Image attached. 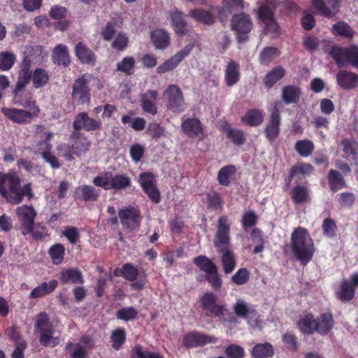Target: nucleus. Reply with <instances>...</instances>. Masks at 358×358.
Here are the masks:
<instances>
[{"instance_id":"obj_50","label":"nucleus","mask_w":358,"mask_h":358,"mask_svg":"<svg viewBox=\"0 0 358 358\" xmlns=\"http://www.w3.org/2000/svg\"><path fill=\"white\" fill-rule=\"evenodd\" d=\"M127 334L124 328L119 327L112 331L110 340L112 342V348L118 351L126 342Z\"/></svg>"},{"instance_id":"obj_48","label":"nucleus","mask_w":358,"mask_h":358,"mask_svg":"<svg viewBox=\"0 0 358 358\" xmlns=\"http://www.w3.org/2000/svg\"><path fill=\"white\" fill-rule=\"evenodd\" d=\"M253 358H268L274 355L273 348L269 343L256 344L252 350Z\"/></svg>"},{"instance_id":"obj_28","label":"nucleus","mask_w":358,"mask_h":358,"mask_svg":"<svg viewBox=\"0 0 358 358\" xmlns=\"http://www.w3.org/2000/svg\"><path fill=\"white\" fill-rule=\"evenodd\" d=\"M313 171V166L310 164L299 162L293 165L290 168L287 177V185L289 186L294 178L299 180L301 177L304 178L306 175L310 174Z\"/></svg>"},{"instance_id":"obj_31","label":"nucleus","mask_w":358,"mask_h":358,"mask_svg":"<svg viewBox=\"0 0 358 358\" xmlns=\"http://www.w3.org/2000/svg\"><path fill=\"white\" fill-rule=\"evenodd\" d=\"M334 321L331 313H322L316 320L315 324V331L321 335L327 334L334 327Z\"/></svg>"},{"instance_id":"obj_17","label":"nucleus","mask_w":358,"mask_h":358,"mask_svg":"<svg viewBox=\"0 0 358 358\" xmlns=\"http://www.w3.org/2000/svg\"><path fill=\"white\" fill-rule=\"evenodd\" d=\"M230 224L228 217L222 215L219 217L217 221V229L215 235L214 245L217 250L229 248L230 243Z\"/></svg>"},{"instance_id":"obj_63","label":"nucleus","mask_w":358,"mask_h":358,"mask_svg":"<svg viewBox=\"0 0 358 358\" xmlns=\"http://www.w3.org/2000/svg\"><path fill=\"white\" fill-rule=\"evenodd\" d=\"M250 278V273L246 268H239L231 277V282L236 285L246 284Z\"/></svg>"},{"instance_id":"obj_10","label":"nucleus","mask_w":358,"mask_h":358,"mask_svg":"<svg viewBox=\"0 0 358 358\" xmlns=\"http://www.w3.org/2000/svg\"><path fill=\"white\" fill-rule=\"evenodd\" d=\"M94 339L87 335H83L78 343L68 342L65 346V350L70 354L71 358H86L88 350L94 348Z\"/></svg>"},{"instance_id":"obj_9","label":"nucleus","mask_w":358,"mask_h":358,"mask_svg":"<svg viewBox=\"0 0 358 358\" xmlns=\"http://www.w3.org/2000/svg\"><path fill=\"white\" fill-rule=\"evenodd\" d=\"M89 76H92L84 74L74 81L72 87L71 98L78 104L88 105L90 103V88L88 85L89 80L87 78Z\"/></svg>"},{"instance_id":"obj_16","label":"nucleus","mask_w":358,"mask_h":358,"mask_svg":"<svg viewBox=\"0 0 358 358\" xmlns=\"http://www.w3.org/2000/svg\"><path fill=\"white\" fill-rule=\"evenodd\" d=\"M102 123L101 120H96L89 116L86 112L78 113L73 122L74 131L84 130L87 132H92L100 130Z\"/></svg>"},{"instance_id":"obj_19","label":"nucleus","mask_w":358,"mask_h":358,"mask_svg":"<svg viewBox=\"0 0 358 358\" xmlns=\"http://www.w3.org/2000/svg\"><path fill=\"white\" fill-rule=\"evenodd\" d=\"M32 78V73H18V78L13 90V100L15 103L20 106H28L27 102L22 100V97L30 96L29 93L25 92V87L30 82Z\"/></svg>"},{"instance_id":"obj_2","label":"nucleus","mask_w":358,"mask_h":358,"mask_svg":"<svg viewBox=\"0 0 358 358\" xmlns=\"http://www.w3.org/2000/svg\"><path fill=\"white\" fill-rule=\"evenodd\" d=\"M291 250L294 257L301 264L306 266L314 256L316 248L307 229L295 228L291 234Z\"/></svg>"},{"instance_id":"obj_37","label":"nucleus","mask_w":358,"mask_h":358,"mask_svg":"<svg viewBox=\"0 0 358 358\" xmlns=\"http://www.w3.org/2000/svg\"><path fill=\"white\" fill-rule=\"evenodd\" d=\"M213 6L210 10L201 8L192 9L189 12V16L206 25H212L215 22V17L212 14Z\"/></svg>"},{"instance_id":"obj_8","label":"nucleus","mask_w":358,"mask_h":358,"mask_svg":"<svg viewBox=\"0 0 358 358\" xmlns=\"http://www.w3.org/2000/svg\"><path fill=\"white\" fill-rule=\"evenodd\" d=\"M231 28L236 32L238 42L242 43L248 40V35L253 28V22L247 13L234 14L231 17Z\"/></svg>"},{"instance_id":"obj_45","label":"nucleus","mask_w":358,"mask_h":358,"mask_svg":"<svg viewBox=\"0 0 358 358\" xmlns=\"http://www.w3.org/2000/svg\"><path fill=\"white\" fill-rule=\"evenodd\" d=\"M280 55V51L278 48L272 46H266L262 50L259 54V63L263 66H268Z\"/></svg>"},{"instance_id":"obj_38","label":"nucleus","mask_w":358,"mask_h":358,"mask_svg":"<svg viewBox=\"0 0 358 358\" xmlns=\"http://www.w3.org/2000/svg\"><path fill=\"white\" fill-rule=\"evenodd\" d=\"M301 95V89L295 85H286L282 89L281 98L285 104L296 103Z\"/></svg>"},{"instance_id":"obj_60","label":"nucleus","mask_w":358,"mask_h":358,"mask_svg":"<svg viewBox=\"0 0 358 358\" xmlns=\"http://www.w3.org/2000/svg\"><path fill=\"white\" fill-rule=\"evenodd\" d=\"M138 314V311L134 307L122 308L117 311L116 317L119 320L126 322L135 320Z\"/></svg>"},{"instance_id":"obj_30","label":"nucleus","mask_w":358,"mask_h":358,"mask_svg":"<svg viewBox=\"0 0 358 358\" xmlns=\"http://www.w3.org/2000/svg\"><path fill=\"white\" fill-rule=\"evenodd\" d=\"M75 54L83 64L94 66L96 63V55L83 42H78L75 47Z\"/></svg>"},{"instance_id":"obj_41","label":"nucleus","mask_w":358,"mask_h":358,"mask_svg":"<svg viewBox=\"0 0 358 358\" xmlns=\"http://www.w3.org/2000/svg\"><path fill=\"white\" fill-rule=\"evenodd\" d=\"M264 121L263 112L257 108L249 109L241 117V122L250 127H257Z\"/></svg>"},{"instance_id":"obj_34","label":"nucleus","mask_w":358,"mask_h":358,"mask_svg":"<svg viewBox=\"0 0 358 358\" xmlns=\"http://www.w3.org/2000/svg\"><path fill=\"white\" fill-rule=\"evenodd\" d=\"M62 284H83L84 279L81 271L77 268H70L59 273Z\"/></svg>"},{"instance_id":"obj_18","label":"nucleus","mask_w":358,"mask_h":358,"mask_svg":"<svg viewBox=\"0 0 358 358\" xmlns=\"http://www.w3.org/2000/svg\"><path fill=\"white\" fill-rule=\"evenodd\" d=\"M181 129L185 135L189 138H196L203 141L206 134L201 122L196 117H188L181 124Z\"/></svg>"},{"instance_id":"obj_57","label":"nucleus","mask_w":358,"mask_h":358,"mask_svg":"<svg viewBox=\"0 0 358 358\" xmlns=\"http://www.w3.org/2000/svg\"><path fill=\"white\" fill-rule=\"evenodd\" d=\"M33 85L35 88H40L45 85L49 80L47 71L42 69H36L32 73Z\"/></svg>"},{"instance_id":"obj_24","label":"nucleus","mask_w":358,"mask_h":358,"mask_svg":"<svg viewBox=\"0 0 358 358\" xmlns=\"http://www.w3.org/2000/svg\"><path fill=\"white\" fill-rule=\"evenodd\" d=\"M159 93L157 90H148L141 96V106L143 110L148 114L155 115L157 113L156 101Z\"/></svg>"},{"instance_id":"obj_58","label":"nucleus","mask_w":358,"mask_h":358,"mask_svg":"<svg viewBox=\"0 0 358 358\" xmlns=\"http://www.w3.org/2000/svg\"><path fill=\"white\" fill-rule=\"evenodd\" d=\"M294 148L301 156L308 157L313 153L315 145L310 140H300L295 143Z\"/></svg>"},{"instance_id":"obj_23","label":"nucleus","mask_w":358,"mask_h":358,"mask_svg":"<svg viewBox=\"0 0 358 358\" xmlns=\"http://www.w3.org/2000/svg\"><path fill=\"white\" fill-rule=\"evenodd\" d=\"M139 274L138 270L131 263H126L122 266V277L132 282L131 286L134 289H142L145 284V279H140L137 281V277Z\"/></svg>"},{"instance_id":"obj_26","label":"nucleus","mask_w":358,"mask_h":358,"mask_svg":"<svg viewBox=\"0 0 358 358\" xmlns=\"http://www.w3.org/2000/svg\"><path fill=\"white\" fill-rule=\"evenodd\" d=\"M336 80L338 85L344 90L355 89L358 86V74L345 70L339 71Z\"/></svg>"},{"instance_id":"obj_40","label":"nucleus","mask_w":358,"mask_h":358,"mask_svg":"<svg viewBox=\"0 0 358 358\" xmlns=\"http://www.w3.org/2000/svg\"><path fill=\"white\" fill-rule=\"evenodd\" d=\"M151 40L157 49H165L170 45L169 33L162 29H156L151 32Z\"/></svg>"},{"instance_id":"obj_54","label":"nucleus","mask_w":358,"mask_h":358,"mask_svg":"<svg viewBox=\"0 0 358 358\" xmlns=\"http://www.w3.org/2000/svg\"><path fill=\"white\" fill-rule=\"evenodd\" d=\"M227 137L236 145H242L245 143L246 138L243 131L227 127L224 129Z\"/></svg>"},{"instance_id":"obj_39","label":"nucleus","mask_w":358,"mask_h":358,"mask_svg":"<svg viewBox=\"0 0 358 358\" xmlns=\"http://www.w3.org/2000/svg\"><path fill=\"white\" fill-rule=\"evenodd\" d=\"M217 251L222 254L221 262L224 273L227 275L232 273L236 266V258L233 251L229 248L221 249Z\"/></svg>"},{"instance_id":"obj_55","label":"nucleus","mask_w":358,"mask_h":358,"mask_svg":"<svg viewBox=\"0 0 358 358\" xmlns=\"http://www.w3.org/2000/svg\"><path fill=\"white\" fill-rule=\"evenodd\" d=\"M135 64L136 60L134 57H125L117 64L116 70L127 76H131L134 73Z\"/></svg>"},{"instance_id":"obj_13","label":"nucleus","mask_w":358,"mask_h":358,"mask_svg":"<svg viewBox=\"0 0 358 358\" xmlns=\"http://www.w3.org/2000/svg\"><path fill=\"white\" fill-rule=\"evenodd\" d=\"M118 216L124 229L133 231L140 227L141 222V212L134 207L129 206L119 210Z\"/></svg>"},{"instance_id":"obj_61","label":"nucleus","mask_w":358,"mask_h":358,"mask_svg":"<svg viewBox=\"0 0 358 358\" xmlns=\"http://www.w3.org/2000/svg\"><path fill=\"white\" fill-rule=\"evenodd\" d=\"M233 309L236 315L243 319H248L249 314L252 313L247 303L241 299L237 300L234 305Z\"/></svg>"},{"instance_id":"obj_42","label":"nucleus","mask_w":358,"mask_h":358,"mask_svg":"<svg viewBox=\"0 0 358 358\" xmlns=\"http://www.w3.org/2000/svg\"><path fill=\"white\" fill-rule=\"evenodd\" d=\"M336 294L337 298L341 301H350L355 296V289L350 280L343 279L341 282L339 289Z\"/></svg>"},{"instance_id":"obj_29","label":"nucleus","mask_w":358,"mask_h":358,"mask_svg":"<svg viewBox=\"0 0 358 358\" xmlns=\"http://www.w3.org/2000/svg\"><path fill=\"white\" fill-rule=\"evenodd\" d=\"M52 59L58 66L67 67L71 63L70 55L66 45L57 44L52 50Z\"/></svg>"},{"instance_id":"obj_27","label":"nucleus","mask_w":358,"mask_h":358,"mask_svg":"<svg viewBox=\"0 0 358 358\" xmlns=\"http://www.w3.org/2000/svg\"><path fill=\"white\" fill-rule=\"evenodd\" d=\"M100 195V190L95 187L83 185L76 188L75 192L76 199L84 201L85 202L96 201Z\"/></svg>"},{"instance_id":"obj_22","label":"nucleus","mask_w":358,"mask_h":358,"mask_svg":"<svg viewBox=\"0 0 358 358\" xmlns=\"http://www.w3.org/2000/svg\"><path fill=\"white\" fill-rule=\"evenodd\" d=\"M69 143H71L75 155L78 157L86 153L92 145L91 141L84 134L74 130L69 136Z\"/></svg>"},{"instance_id":"obj_4","label":"nucleus","mask_w":358,"mask_h":358,"mask_svg":"<svg viewBox=\"0 0 358 358\" xmlns=\"http://www.w3.org/2000/svg\"><path fill=\"white\" fill-rule=\"evenodd\" d=\"M200 304L201 308L206 311L207 316L217 317L222 323L234 320L224 304L217 303V296L213 292H206L200 299Z\"/></svg>"},{"instance_id":"obj_64","label":"nucleus","mask_w":358,"mask_h":358,"mask_svg":"<svg viewBox=\"0 0 358 358\" xmlns=\"http://www.w3.org/2000/svg\"><path fill=\"white\" fill-rule=\"evenodd\" d=\"M356 200L355 194L350 192H345L338 195V201L341 207L350 208Z\"/></svg>"},{"instance_id":"obj_35","label":"nucleus","mask_w":358,"mask_h":358,"mask_svg":"<svg viewBox=\"0 0 358 358\" xmlns=\"http://www.w3.org/2000/svg\"><path fill=\"white\" fill-rule=\"evenodd\" d=\"M57 286L58 282L55 279L48 282H43L40 285L32 289L29 297L32 299L43 297L52 293Z\"/></svg>"},{"instance_id":"obj_21","label":"nucleus","mask_w":358,"mask_h":358,"mask_svg":"<svg viewBox=\"0 0 358 358\" xmlns=\"http://www.w3.org/2000/svg\"><path fill=\"white\" fill-rule=\"evenodd\" d=\"M311 4L318 14L328 18L334 17L340 7L339 0H312Z\"/></svg>"},{"instance_id":"obj_7","label":"nucleus","mask_w":358,"mask_h":358,"mask_svg":"<svg viewBox=\"0 0 358 358\" xmlns=\"http://www.w3.org/2000/svg\"><path fill=\"white\" fill-rule=\"evenodd\" d=\"M166 108L174 113L185 110V101L181 89L177 85H170L163 93Z\"/></svg>"},{"instance_id":"obj_5","label":"nucleus","mask_w":358,"mask_h":358,"mask_svg":"<svg viewBox=\"0 0 358 358\" xmlns=\"http://www.w3.org/2000/svg\"><path fill=\"white\" fill-rule=\"evenodd\" d=\"M34 327L40 334L39 342L41 345L54 348L60 343L59 337L52 336L54 327L45 312H41L37 315Z\"/></svg>"},{"instance_id":"obj_3","label":"nucleus","mask_w":358,"mask_h":358,"mask_svg":"<svg viewBox=\"0 0 358 358\" xmlns=\"http://www.w3.org/2000/svg\"><path fill=\"white\" fill-rule=\"evenodd\" d=\"M24 101L27 102L28 106H22L29 110L14 108H1V113L9 120L20 124H28L34 117L39 116L41 110L35 101H32L30 96L22 97Z\"/></svg>"},{"instance_id":"obj_32","label":"nucleus","mask_w":358,"mask_h":358,"mask_svg":"<svg viewBox=\"0 0 358 358\" xmlns=\"http://www.w3.org/2000/svg\"><path fill=\"white\" fill-rule=\"evenodd\" d=\"M241 79L240 65L237 62L230 61L224 71V80L228 87L236 85Z\"/></svg>"},{"instance_id":"obj_36","label":"nucleus","mask_w":358,"mask_h":358,"mask_svg":"<svg viewBox=\"0 0 358 358\" xmlns=\"http://www.w3.org/2000/svg\"><path fill=\"white\" fill-rule=\"evenodd\" d=\"M329 187L333 192L347 187L346 181L340 171L330 169L327 175Z\"/></svg>"},{"instance_id":"obj_47","label":"nucleus","mask_w":358,"mask_h":358,"mask_svg":"<svg viewBox=\"0 0 358 358\" xmlns=\"http://www.w3.org/2000/svg\"><path fill=\"white\" fill-rule=\"evenodd\" d=\"M237 169L236 166L229 164L222 167L217 173V181L219 184L224 187H228L231 182L230 178L233 176Z\"/></svg>"},{"instance_id":"obj_43","label":"nucleus","mask_w":358,"mask_h":358,"mask_svg":"<svg viewBox=\"0 0 358 358\" xmlns=\"http://www.w3.org/2000/svg\"><path fill=\"white\" fill-rule=\"evenodd\" d=\"M285 75V71L281 66H278L271 69L263 78V82L266 88H271L277 82L280 80Z\"/></svg>"},{"instance_id":"obj_25","label":"nucleus","mask_w":358,"mask_h":358,"mask_svg":"<svg viewBox=\"0 0 358 358\" xmlns=\"http://www.w3.org/2000/svg\"><path fill=\"white\" fill-rule=\"evenodd\" d=\"M170 17L171 26L176 34L183 36L188 32L187 22L182 11L175 8L170 12Z\"/></svg>"},{"instance_id":"obj_52","label":"nucleus","mask_w":358,"mask_h":358,"mask_svg":"<svg viewBox=\"0 0 358 358\" xmlns=\"http://www.w3.org/2000/svg\"><path fill=\"white\" fill-rule=\"evenodd\" d=\"M332 34L335 36H340L345 38H352L355 31L352 27L345 22L340 21L332 27Z\"/></svg>"},{"instance_id":"obj_6","label":"nucleus","mask_w":358,"mask_h":358,"mask_svg":"<svg viewBox=\"0 0 358 358\" xmlns=\"http://www.w3.org/2000/svg\"><path fill=\"white\" fill-rule=\"evenodd\" d=\"M329 53L338 66H343L347 61L353 67L358 69V45H350L348 48L335 45L331 48Z\"/></svg>"},{"instance_id":"obj_56","label":"nucleus","mask_w":358,"mask_h":358,"mask_svg":"<svg viewBox=\"0 0 358 358\" xmlns=\"http://www.w3.org/2000/svg\"><path fill=\"white\" fill-rule=\"evenodd\" d=\"M223 204V199L218 192H213L206 194V205L208 209L222 210Z\"/></svg>"},{"instance_id":"obj_33","label":"nucleus","mask_w":358,"mask_h":358,"mask_svg":"<svg viewBox=\"0 0 358 358\" xmlns=\"http://www.w3.org/2000/svg\"><path fill=\"white\" fill-rule=\"evenodd\" d=\"M341 145L346 158H351L352 164L358 166V142L353 138H344Z\"/></svg>"},{"instance_id":"obj_53","label":"nucleus","mask_w":358,"mask_h":358,"mask_svg":"<svg viewBox=\"0 0 358 358\" xmlns=\"http://www.w3.org/2000/svg\"><path fill=\"white\" fill-rule=\"evenodd\" d=\"M291 196L294 203H303L309 197L308 188L303 185H296L292 189Z\"/></svg>"},{"instance_id":"obj_46","label":"nucleus","mask_w":358,"mask_h":358,"mask_svg":"<svg viewBox=\"0 0 358 358\" xmlns=\"http://www.w3.org/2000/svg\"><path fill=\"white\" fill-rule=\"evenodd\" d=\"M194 264L206 274L215 273L217 269L215 264L206 255H199L193 259Z\"/></svg>"},{"instance_id":"obj_15","label":"nucleus","mask_w":358,"mask_h":358,"mask_svg":"<svg viewBox=\"0 0 358 358\" xmlns=\"http://www.w3.org/2000/svg\"><path fill=\"white\" fill-rule=\"evenodd\" d=\"M16 213L20 224L21 233L26 236L31 231V226L34 224L36 212L33 206L23 205L16 209Z\"/></svg>"},{"instance_id":"obj_14","label":"nucleus","mask_w":358,"mask_h":358,"mask_svg":"<svg viewBox=\"0 0 358 358\" xmlns=\"http://www.w3.org/2000/svg\"><path fill=\"white\" fill-rule=\"evenodd\" d=\"M281 125V115L278 106H275L270 113L268 122L264 130L266 139L273 143L280 135Z\"/></svg>"},{"instance_id":"obj_20","label":"nucleus","mask_w":358,"mask_h":358,"mask_svg":"<svg viewBox=\"0 0 358 358\" xmlns=\"http://www.w3.org/2000/svg\"><path fill=\"white\" fill-rule=\"evenodd\" d=\"M194 47L192 44L185 45L181 50L166 60L157 69L158 73H164L172 71L191 52Z\"/></svg>"},{"instance_id":"obj_12","label":"nucleus","mask_w":358,"mask_h":358,"mask_svg":"<svg viewBox=\"0 0 358 358\" xmlns=\"http://www.w3.org/2000/svg\"><path fill=\"white\" fill-rule=\"evenodd\" d=\"M217 342V338L198 331L187 333L182 339V345L187 349L203 347Z\"/></svg>"},{"instance_id":"obj_44","label":"nucleus","mask_w":358,"mask_h":358,"mask_svg":"<svg viewBox=\"0 0 358 358\" xmlns=\"http://www.w3.org/2000/svg\"><path fill=\"white\" fill-rule=\"evenodd\" d=\"M110 189L119 191L125 189L131 185V178L126 174L117 173L114 176L110 173Z\"/></svg>"},{"instance_id":"obj_62","label":"nucleus","mask_w":358,"mask_h":358,"mask_svg":"<svg viewBox=\"0 0 358 358\" xmlns=\"http://www.w3.org/2000/svg\"><path fill=\"white\" fill-rule=\"evenodd\" d=\"M129 37L126 34L120 32L111 44V47L117 51L122 52L129 45Z\"/></svg>"},{"instance_id":"obj_1","label":"nucleus","mask_w":358,"mask_h":358,"mask_svg":"<svg viewBox=\"0 0 358 358\" xmlns=\"http://www.w3.org/2000/svg\"><path fill=\"white\" fill-rule=\"evenodd\" d=\"M22 180L13 170L0 172V196L12 205L21 203L24 197L28 201L34 198L31 182L22 185Z\"/></svg>"},{"instance_id":"obj_11","label":"nucleus","mask_w":358,"mask_h":358,"mask_svg":"<svg viewBox=\"0 0 358 358\" xmlns=\"http://www.w3.org/2000/svg\"><path fill=\"white\" fill-rule=\"evenodd\" d=\"M139 182L144 192L154 203L161 201V194L156 185V176L151 172L139 174Z\"/></svg>"},{"instance_id":"obj_51","label":"nucleus","mask_w":358,"mask_h":358,"mask_svg":"<svg viewBox=\"0 0 358 358\" xmlns=\"http://www.w3.org/2000/svg\"><path fill=\"white\" fill-rule=\"evenodd\" d=\"M316 320L312 314H308L301 318L298 322L299 329L304 334L311 335L315 331V324Z\"/></svg>"},{"instance_id":"obj_49","label":"nucleus","mask_w":358,"mask_h":358,"mask_svg":"<svg viewBox=\"0 0 358 358\" xmlns=\"http://www.w3.org/2000/svg\"><path fill=\"white\" fill-rule=\"evenodd\" d=\"M48 252L52 263L55 265H59L64 261L65 248L62 243H56L49 248Z\"/></svg>"},{"instance_id":"obj_59","label":"nucleus","mask_w":358,"mask_h":358,"mask_svg":"<svg viewBox=\"0 0 358 358\" xmlns=\"http://www.w3.org/2000/svg\"><path fill=\"white\" fill-rule=\"evenodd\" d=\"M16 60L15 55L11 52H0V69L2 71L10 70Z\"/></svg>"}]
</instances>
